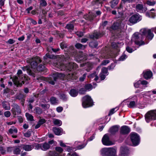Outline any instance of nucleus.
<instances>
[{
    "instance_id": "34",
    "label": "nucleus",
    "mask_w": 156,
    "mask_h": 156,
    "mask_svg": "<svg viewBox=\"0 0 156 156\" xmlns=\"http://www.w3.org/2000/svg\"><path fill=\"white\" fill-rule=\"evenodd\" d=\"M41 150L44 151L48 149L50 147L49 144L47 143L41 144Z\"/></svg>"
},
{
    "instance_id": "56",
    "label": "nucleus",
    "mask_w": 156,
    "mask_h": 156,
    "mask_svg": "<svg viewBox=\"0 0 156 156\" xmlns=\"http://www.w3.org/2000/svg\"><path fill=\"white\" fill-rule=\"evenodd\" d=\"M33 146L34 147H35V149L36 150L41 149V144H35Z\"/></svg>"
},
{
    "instance_id": "23",
    "label": "nucleus",
    "mask_w": 156,
    "mask_h": 156,
    "mask_svg": "<svg viewBox=\"0 0 156 156\" xmlns=\"http://www.w3.org/2000/svg\"><path fill=\"white\" fill-rule=\"evenodd\" d=\"M143 76L144 78L148 80L151 78L152 76V72L149 70H145L143 71Z\"/></svg>"
},
{
    "instance_id": "5",
    "label": "nucleus",
    "mask_w": 156,
    "mask_h": 156,
    "mask_svg": "<svg viewBox=\"0 0 156 156\" xmlns=\"http://www.w3.org/2000/svg\"><path fill=\"white\" fill-rule=\"evenodd\" d=\"M22 73V71L21 69L18 70L17 73L18 77L15 76L12 79L14 83L17 87H21L24 83L25 81L26 80V77L25 76L22 75L21 76H20V75Z\"/></svg>"
},
{
    "instance_id": "31",
    "label": "nucleus",
    "mask_w": 156,
    "mask_h": 156,
    "mask_svg": "<svg viewBox=\"0 0 156 156\" xmlns=\"http://www.w3.org/2000/svg\"><path fill=\"white\" fill-rule=\"evenodd\" d=\"M21 145L14 147L13 153L16 154H19L21 152Z\"/></svg>"
},
{
    "instance_id": "50",
    "label": "nucleus",
    "mask_w": 156,
    "mask_h": 156,
    "mask_svg": "<svg viewBox=\"0 0 156 156\" xmlns=\"http://www.w3.org/2000/svg\"><path fill=\"white\" fill-rule=\"evenodd\" d=\"M119 109L118 107H116L111 109L108 114L109 115H110L114 114L115 112L117 111Z\"/></svg>"
},
{
    "instance_id": "12",
    "label": "nucleus",
    "mask_w": 156,
    "mask_h": 156,
    "mask_svg": "<svg viewBox=\"0 0 156 156\" xmlns=\"http://www.w3.org/2000/svg\"><path fill=\"white\" fill-rule=\"evenodd\" d=\"M130 139L134 146H136L139 144L140 142V138L139 135L135 133H132L130 134Z\"/></svg>"
},
{
    "instance_id": "8",
    "label": "nucleus",
    "mask_w": 156,
    "mask_h": 156,
    "mask_svg": "<svg viewBox=\"0 0 156 156\" xmlns=\"http://www.w3.org/2000/svg\"><path fill=\"white\" fill-rule=\"evenodd\" d=\"M82 105L84 108H87L93 106V103L91 97L88 95L83 97L82 98Z\"/></svg>"
},
{
    "instance_id": "42",
    "label": "nucleus",
    "mask_w": 156,
    "mask_h": 156,
    "mask_svg": "<svg viewBox=\"0 0 156 156\" xmlns=\"http://www.w3.org/2000/svg\"><path fill=\"white\" fill-rule=\"evenodd\" d=\"M84 88L87 91H89L92 89L93 86L91 84H87L85 85Z\"/></svg>"
},
{
    "instance_id": "17",
    "label": "nucleus",
    "mask_w": 156,
    "mask_h": 156,
    "mask_svg": "<svg viewBox=\"0 0 156 156\" xmlns=\"http://www.w3.org/2000/svg\"><path fill=\"white\" fill-rule=\"evenodd\" d=\"M120 156H128L129 153V150L126 146H123L120 148Z\"/></svg>"
},
{
    "instance_id": "57",
    "label": "nucleus",
    "mask_w": 156,
    "mask_h": 156,
    "mask_svg": "<svg viewBox=\"0 0 156 156\" xmlns=\"http://www.w3.org/2000/svg\"><path fill=\"white\" fill-rule=\"evenodd\" d=\"M86 91H87L85 88H82L79 90V92L80 94H83L85 93Z\"/></svg>"
},
{
    "instance_id": "29",
    "label": "nucleus",
    "mask_w": 156,
    "mask_h": 156,
    "mask_svg": "<svg viewBox=\"0 0 156 156\" xmlns=\"http://www.w3.org/2000/svg\"><path fill=\"white\" fill-rule=\"evenodd\" d=\"M146 16L149 17L154 18L155 16V9H152L150 11V12H147L146 13Z\"/></svg>"
},
{
    "instance_id": "46",
    "label": "nucleus",
    "mask_w": 156,
    "mask_h": 156,
    "mask_svg": "<svg viewBox=\"0 0 156 156\" xmlns=\"http://www.w3.org/2000/svg\"><path fill=\"white\" fill-rule=\"evenodd\" d=\"M25 115L27 119L31 121L33 120V116L31 114L28 113H26Z\"/></svg>"
},
{
    "instance_id": "11",
    "label": "nucleus",
    "mask_w": 156,
    "mask_h": 156,
    "mask_svg": "<svg viewBox=\"0 0 156 156\" xmlns=\"http://www.w3.org/2000/svg\"><path fill=\"white\" fill-rule=\"evenodd\" d=\"M156 94V91L155 90L149 91L147 92H144L142 93H140L137 95L139 97L141 98L144 97H150L151 98L154 99L155 100V94Z\"/></svg>"
},
{
    "instance_id": "36",
    "label": "nucleus",
    "mask_w": 156,
    "mask_h": 156,
    "mask_svg": "<svg viewBox=\"0 0 156 156\" xmlns=\"http://www.w3.org/2000/svg\"><path fill=\"white\" fill-rule=\"evenodd\" d=\"M75 46L78 49L84 50L86 48L87 45H83L81 44L78 43L75 45Z\"/></svg>"
},
{
    "instance_id": "16",
    "label": "nucleus",
    "mask_w": 156,
    "mask_h": 156,
    "mask_svg": "<svg viewBox=\"0 0 156 156\" xmlns=\"http://www.w3.org/2000/svg\"><path fill=\"white\" fill-rule=\"evenodd\" d=\"M11 111L14 115H19L21 113V110L20 106L16 104H13L12 105Z\"/></svg>"
},
{
    "instance_id": "26",
    "label": "nucleus",
    "mask_w": 156,
    "mask_h": 156,
    "mask_svg": "<svg viewBox=\"0 0 156 156\" xmlns=\"http://www.w3.org/2000/svg\"><path fill=\"white\" fill-rule=\"evenodd\" d=\"M53 130L55 135H60L62 134L63 129L61 128L54 127L53 128Z\"/></svg>"
},
{
    "instance_id": "38",
    "label": "nucleus",
    "mask_w": 156,
    "mask_h": 156,
    "mask_svg": "<svg viewBox=\"0 0 156 156\" xmlns=\"http://www.w3.org/2000/svg\"><path fill=\"white\" fill-rule=\"evenodd\" d=\"M40 106L44 111L47 110L50 107V105L48 104H41Z\"/></svg>"
},
{
    "instance_id": "18",
    "label": "nucleus",
    "mask_w": 156,
    "mask_h": 156,
    "mask_svg": "<svg viewBox=\"0 0 156 156\" xmlns=\"http://www.w3.org/2000/svg\"><path fill=\"white\" fill-rule=\"evenodd\" d=\"M136 9L137 12L140 13H144L147 10V8L144 6L142 4H138L136 6Z\"/></svg>"
},
{
    "instance_id": "40",
    "label": "nucleus",
    "mask_w": 156,
    "mask_h": 156,
    "mask_svg": "<svg viewBox=\"0 0 156 156\" xmlns=\"http://www.w3.org/2000/svg\"><path fill=\"white\" fill-rule=\"evenodd\" d=\"M119 0H113L110 2L112 8H114L118 3Z\"/></svg>"
},
{
    "instance_id": "9",
    "label": "nucleus",
    "mask_w": 156,
    "mask_h": 156,
    "mask_svg": "<svg viewBox=\"0 0 156 156\" xmlns=\"http://www.w3.org/2000/svg\"><path fill=\"white\" fill-rule=\"evenodd\" d=\"M125 100L129 102V104H127L128 107L133 108L135 107L136 104L137 103V96L136 95L132 96Z\"/></svg>"
},
{
    "instance_id": "10",
    "label": "nucleus",
    "mask_w": 156,
    "mask_h": 156,
    "mask_svg": "<svg viewBox=\"0 0 156 156\" xmlns=\"http://www.w3.org/2000/svg\"><path fill=\"white\" fill-rule=\"evenodd\" d=\"M124 27V24L122 22H119L114 23L112 26L107 29L111 31L113 30H119L123 29Z\"/></svg>"
},
{
    "instance_id": "28",
    "label": "nucleus",
    "mask_w": 156,
    "mask_h": 156,
    "mask_svg": "<svg viewBox=\"0 0 156 156\" xmlns=\"http://www.w3.org/2000/svg\"><path fill=\"white\" fill-rule=\"evenodd\" d=\"M95 16V15L91 12H89V14L84 16V18L87 20H91Z\"/></svg>"
},
{
    "instance_id": "19",
    "label": "nucleus",
    "mask_w": 156,
    "mask_h": 156,
    "mask_svg": "<svg viewBox=\"0 0 156 156\" xmlns=\"http://www.w3.org/2000/svg\"><path fill=\"white\" fill-rule=\"evenodd\" d=\"M21 149L26 151H31L34 148L33 145L28 144H27L21 145Z\"/></svg>"
},
{
    "instance_id": "64",
    "label": "nucleus",
    "mask_w": 156,
    "mask_h": 156,
    "mask_svg": "<svg viewBox=\"0 0 156 156\" xmlns=\"http://www.w3.org/2000/svg\"><path fill=\"white\" fill-rule=\"evenodd\" d=\"M11 115V113L9 111H6L4 113V115L7 118L9 117Z\"/></svg>"
},
{
    "instance_id": "27",
    "label": "nucleus",
    "mask_w": 156,
    "mask_h": 156,
    "mask_svg": "<svg viewBox=\"0 0 156 156\" xmlns=\"http://www.w3.org/2000/svg\"><path fill=\"white\" fill-rule=\"evenodd\" d=\"M54 56L52 55L49 54V53H47L46 55L44 56V62L46 63H48L50 61V59L53 58Z\"/></svg>"
},
{
    "instance_id": "3",
    "label": "nucleus",
    "mask_w": 156,
    "mask_h": 156,
    "mask_svg": "<svg viewBox=\"0 0 156 156\" xmlns=\"http://www.w3.org/2000/svg\"><path fill=\"white\" fill-rule=\"evenodd\" d=\"M153 32L156 33V27L152 28L151 29L147 28L141 29L140 31V34L135 33L133 34L131 42H134L135 44L139 46L144 45L145 44L144 42L142 41H139V38L140 35L145 36L148 39L151 40L154 36Z\"/></svg>"
},
{
    "instance_id": "22",
    "label": "nucleus",
    "mask_w": 156,
    "mask_h": 156,
    "mask_svg": "<svg viewBox=\"0 0 156 156\" xmlns=\"http://www.w3.org/2000/svg\"><path fill=\"white\" fill-rule=\"evenodd\" d=\"M119 127V126L117 125L113 126L110 128L108 130V132L112 134H115L118 132Z\"/></svg>"
},
{
    "instance_id": "30",
    "label": "nucleus",
    "mask_w": 156,
    "mask_h": 156,
    "mask_svg": "<svg viewBox=\"0 0 156 156\" xmlns=\"http://www.w3.org/2000/svg\"><path fill=\"white\" fill-rule=\"evenodd\" d=\"M51 104L53 105H57L59 103V100L56 98L54 97H51L50 99Z\"/></svg>"
},
{
    "instance_id": "13",
    "label": "nucleus",
    "mask_w": 156,
    "mask_h": 156,
    "mask_svg": "<svg viewBox=\"0 0 156 156\" xmlns=\"http://www.w3.org/2000/svg\"><path fill=\"white\" fill-rule=\"evenodd\" d=\"M55 150L57 153L55 151H49L46 156H60V154L63 151V149L60 147H57L55 148Z\"/></svg>"
},
{
    "instance_id": "4",
    "label": "nucleus",
    "mask_w": 156,
    "mask_h": 156,
    "mask_svg": "<svg viewBox=\"0 0 156 156\" xmlns=\"http://www.w3.org/2000/svg\"><path fill=\"white\" fill-rule=\"evenodd\" d=\"M74 57L75 60L77 62H81L82 61L86 60H89L94 58V55L92 54H90L88 56H86L82 52L74 53L72 55Z\"/></svg>"
},
{
    "instance_id": "61",
    "label": "nucleus",
    "mask_w": 156,
    "mask_h": 156,
    "mask_svg": "<svg viewBox=\"0 0 156 156\" xmlns=\"http://www.w3.org/2000/svg\"><path fill=\"white\" fill-rule=\"evenodd\" d=\"M67 46L66 44L64 42H62L60 44V46L62 49L66 48Z\"/></svg>"
},
{
    "instance_id": "1",
    "label": "nucleus",
    "mask_w": 156,
    "mask_h": 156,
    "mask_svg": "<svg viewBox=\"0 0 156 156\" xmlns=\"http://www.w3.org/2000/svg\"><path fill=\"white\" fill-rule=\"evenodd\" d=\"M55 66L57 68V70H65L69 73L66 75L59 73H54L52 76L55 81H56L58 78L66 79L69 81L73 80L77 78L75 73V70L78 67L76 63L71 62L65 65L62 62H58L55 64Z\"/></svg>"
},
{
    "instance_id": "33",
    "label": "nucleus",
    "mask_w": 156,
    "mask_h": 156,
    "mask_svg": "<svg viewBox=\"0 0 156 156\" xmlns=\"http://www.w3.org/2000/svg\"><path fill=\"white\" fill-rule=\"evenodd\" d=\"M2 105L3 108L6 110H10V105L8 102L5 101L2 103Z\"/></svg>"
},
{
    "instance_id": "15",
    "label": "nucleus",
    "mask_w": 156,
    "mask_h": 156,
    "mask_svg": "<svg viewBox=\"0 0 156 156\" xmlns=\"http://www.w3.org/2000/svg\"><path fill=\"white\" fill-rule=\"evenodd\" d=\"M102 142L103 144L106 146H108L112 145L113 143L110 140L108 134H105L102 139Z\"/></svg>"
},
{
    "instance_id": "54",
    "label": "nucleus",
    "mask_w": 156,
    "mask_h": 156,
    "mask_svg": "<svg viewBox=\"0 0 156 156\" xmlns=\"http://www.w3.org/2000/svg\"><path fill=\"white\" fill-rule=\"evenodd\" d=\"M6 152L5 149L4 147L0 146V152L1 154H6Z\"/></svg>"
},
{
    "instance_id": "55",
    "label": "nucleus",
    "mask_w": 156,
    "mask_h": 156,
    "mask_svg": "<svg viewBox=\"0 0 156 156\" xmlns=\"http://www.w3.org/2000/svg\"><path fill=\"white\" fill-rule=\"evenodd\" d=\"M16 98L17 99L21 100L24 99V96L23 94H20L16 96Z\"/></svg>"
},
{
    "instance_id": "47",
    "label": "nucleus",
    "mask_w": 156,
    "mask_h": 156,
    "mask_svg": "<svg viewBox=\"0 0 156 156\" xmlns=\"http://www.w3.org/2000/svg\"><path fill=\"white\" fill-rule=\"evenodd\" d=\"M32 131L31 130H28L26 133H23V135L26 137H30Z\"/></svg>"
},
{
    "instance_id": "32",
    "label": "nucleus",
    "mask_w": 156,
    "mask_h": 156,
    "mask_svg": "<svg viewBox=\"0 0 156 156\" xmlns=\"http://www.w3.org/2000/svg\"><path fill=\"white\" fill-rule=\"evenodd\" d=\"M88 77L91 79L94 78V80L95 81H97L99 79V77L97 76V74L96 72H94L89 75Z\"/></svg>"
},
{
    "instance_id": "63",
    "label": "nucleus",
    "mask_w": 156,
    "mask_h": 156,
    "mask_svg": "<svg viewBox=\"0 0 156 156\" xmlns=\"http://www.w3.org/2000/svg\"><path fill=\"white\" fill-rule=\"evenodd\" d=\"M87 73H84L81 77H80L79 78V80L80 82H83L84 81L85 79Z\"/></svg>"
},
{
    "instance_id": "25",
    "label": "nucleus",
    "mask_w": 156,
    "mask_h": 156,
    "mask_svg": "<svg viewBox=\"0 0 156 156\" xmlns=\"http://www.w3.org/2000/svg\"><path fill=\"white\" fill-rule=\"evenodd\" d=\"M80 66L81 67H87V68L85 70H86L87 71H89L93 67V64L92 63L90 62H87V63H85L81 64Z\"/></svg>"
},
{
    "instance_id": "21",
    "label": "nucleus",
    "mask_w": 156,
    "mask_h": 156,
    "mask_svg": "<svg viewBox=\"0 0 156 156\" xmlns=\"http://www.w3.org/2000/svg\"><path fill=\"white\" fill-rule=\"evenodd\" d=\"M9 132L10 134H12V138H15L17 137V136L15 135V134L17 133L18 130L14 126H12L11 128L9 129Z\"/></svg>"
},
{
    "instance_id": "20",
    "label": "nucleus",
    "mask_w": 156,
    "mask_h": 156,
    "mask_svg": "<svg viewBox=\"0 0 156 156\" xmlns=\"http://www.w3.org/2000/svg\"><path fill=\"white\" fill-rule=\"evenodd\" d=\"M104 34V32H100L99 31H94L93 34L90 35V37L91 38L98 39L101 37Z\"/></svg>"
},
{
    "instance_id": "41",
    "label": "nucleus",
    "mask_w": 156,
    "mask_h": 156,
    "mask_svg": "<svg viewBox=\"0 0 156 156\" xmlns=\"http://www.w3.org/2000/svg\"><path fill=\"white\" fill-rule=\"evenodd\" d=\"M98 45V43L96 41H93L90 42L89 44V46L93 48H96Z\"/></svg>"
},
{
    "instance_id": "45",
    "label": "nucleus",
    "mask_w": 156,
    "mask_h": 156,
    "mask_svg": "<svg viewBox=\"0 0 156 156\" xmlns=\"http://www.w3.org/2000/svg\"><path fill=\"white\" fill-rule=\"evenodd\" d=\"M67 29L69 30H73L74 29V25L72 23L67 24L66 27Z\"/></svg>"
},
{
    "instance_id": "6",
    "label": "nucleus",
    "mask_w": 156,
    "mask_h": 156,
    "mask_svg": "<svg viewBox=\"0 0 156 156\" xmlns=\"http://www.w3.org/2000/svg\"><path fill=\"white\" fill-rule=\"evenodd\" d=\"M116 149L113 147H105L100 151L101 156H116Z\"/></svg>"
},
{
    "instance_id": "7",
    "label": "nucleus",
    "mask_w": 156,
    "mask_h": 156,
    "mask_svg": "<svg viewBox=\"0 0 156 156\" xmlns=\"http://www.w3.org/2000/svg\"><path fill=\"white\" fill-rule=\"evenodd\" d=\"M145 120L148 123L156 119V110H153L148 111L145 115Z\"/></svg>"
},
{
    "instance_id": "24",
    "label": "nucleus",
    "mask_w": 156,
    "mask_h": 156,
    "mask_svg": "<svg viewBox=\"0 0 156 156\" xmlns=\"http://www.w3.org/2000/svg\"><path fill=\"white\" fill-rule=\"evenodd\" d=\"M130 132V128L128 126H122L120 131V133L122 134H127Z\"/></svg>"
},
{
    "instance_id": "44",
    "label": "nucleus",
    "mask_w": 156,
    "mask_h": 156,
    "mask_svg": "<svg viewBox=\"0 0 156 156\" xmlns=\"http://www.w3.org/2000/svg\"><path fill=\"white\" fill-rule=\"evenodd\" d=\"M66 150L67 151L69 152V153H73V151H76L75 150V148L73 146V147L67 146L66 148Z\"/></svg>"
},
{
    "instance_id": "51",
    "label": "nucleus",
    "mask_w": 156,
    "mask_h": 156,
    "mask_svg": "<svg viewBox=\"0 0 156 156\" xmlns=\"http://www.w3.org/2000/svg\"><path fill=\"white\" fill-rule=\"evenodd\" d=\"M60 99L64 101H66L67 99L66 95L64 93L60 94Z\"/></svg>"
},
{
    "instance_id": "37",
    "label": "nucleus",
    "mask_w": 156,
    "mask_h": 156,
    "mask_svg": "<svg viewBox=\"0 0 156 156\" xmlns=\"http://www.w3.org/2000/svg\"><path fill=\"white\" fill-rule=\"evenodd\" d=\"M69 94L73 97H75L78 94V91L74 89H72L70 91Z\"/></svg>"
},
{
    "instance_id": "59",
    "label": "nucleus",
    "mask_w": 156,
    "mask_h": 156,
    "mask_svg": "<svg viewBox=\"0 0 156 156\" xmlns=\"http://www.w3.org/2000/svg\"><path fill=\"white\" fill-rule=\"evenodd\" d=\"M40 4L43 6H45L47 5V3L45 0H40Z\"/></svg>"
},
{
    "instance_id": "53",
    "label": "nucleus",
    "mask_w": 156,
    "mask_h": 156,
    "mask_svg": "<svg viewBox=\"0 0 156 156\" xmlns=\"http://www.w3.org/2000/svg\"><path fill=\"white\" fill-rule=\"evenodd\" d=\"M136 49H135L133 50V48H131V47H130L129 46L127 45L126 47V51L129 53H132L133 51H134L135 50H136Z\"/></svg>"
},
{
    "instance_id": "48",
    "label": "nucleus",
    "mask_w": 156,
    "mask_h": 156,
    "mask_svg": "<svg viewBox=\"0 0 156 156\" xmlns=\"http://www.w3.org/2000/svg\"><path fill=\"white\" fill-rule=\"evenodd\" d=\"M127 58V56L124 53H123L119 58V60L120 61H123Z\"/></svg>"
},
{
    "instance_id": "62",
    "label": "nucleus",
    "mask_w": 156,
    "mask_h": 156,
    "mask_svg": "<svg viewBox=\"0 0 156 156\" xmlns=\"http://www.w3.org/2000/svg\"><path fill=\"white\" fill-rule=\"evenodd\" d=\"M147 4L150 6H153L155 4V1L151 2L150 1L148 0L147 2Z\"/></svg>"
},
{
    "instance_id": "43",
    "label": "nucleus",
    "mask_w": 156,
    "mask_h": 156,
    "mask_svg": "<svg viewBox=\"0 0 156 156\" xmlns=\"http://www.w3.org/2000/svg\"><path fill=\"white\" fill-rule=\"evenodd\" d=\"M134 1V0H121V4L118 9H120L122 7V4L126 3H131Z\"/></svg>"
},
{
    "instance_id": "49",
    "label": "nucleus",
    "mask_w": 156,
    "mask_h": 156,
    "mask_svg": "<svg viewBox=\"0 0 156 156\" xmlns=\"http://www.w3.org/2000/svg\"><path fill=\"white\" fill-rule=\"evenodd\" d=\"M101 73L108 75V72L107 69L105 67H103L101 69Z\"/></svg>"
},
{
    "instance_id": "39",
    "label": "nucleus",
    "mask_w": 156,
    "mask_h": 156,
    "mask_svg": "<svg viewBox=\"0 0 156 156\" xmlns=\"http://www.w3.org/2000/svg\"><path fill=\"white\" fill-rule=\"evenodd\" d=\"M104 0H94L92 2V4L94 5H99L101 4Z\"/></svg>"
},
{
    "instance_id": "2",
    "label": "nucleus",
    "mask_w": 156,
    "mask_h": 156,
    "mask_svg": "<svg viewBox=\"0 0 156 156\" xmlns=\"http://www.w3.org/2000/svg\"><path fill=\"white\" fill-rule=\"evenodd\" d=\"M41 61V60L38 56L28 58L27 59V62L30 65L31 67L30 68L29 66H26L23 67L22 69L24 71H26L29 75L35 77V74L31 70V69H36L37 70L39 71H42L44 70L45 68L43 65H40L37 67V64L40 63Z\"/></svg>"
},
{
    "instance_id": "52",
    "label": "nucleus",
    "mask_w": 156,
    "mask_h": 156,
    "mask_svg": "<svg viewBox=\"0 0 156 156\" xmlns=\"http://www.w3.org/2000/svg\"><path fill=\"white\" fill-rule=\"evenodd\" d=\"M141 83V80H138L136 81H135L134 83V86L135 88H138L140 87Z\"/></svg>"
},
{
    "instance_id": "14",
    "label": "nucleus",
    "mask_w": 156,
    "mask_h": 156,
    "mask_svg": "<svg viewBox=\"0 0 156 156\" xmlns=\"http://www.w3.org/2000/svg\"><path fill=\"white\" fill-rule=\"evenodd\" d=\"M142 19V16L139 14H137L133 15L129 18V21L132 23H135L140 21Z\"/></svg>"
},
{
    "instance_id": "58",
    "label": "nucleus",
    "mask_w": 156,
    "mask_h": 156,
    "mask_svg": "<svg viewBox=\"0 0 156 156\" xmlns=\"http://www.w3.org/2000/svg\"><path fill=\"white\" fill-rule=\"evenodd\" d=\"M35 110L36 113L38 114H40L42 113V109L38 107H36Z\"/></svg>"
},
{
    "instance_id": "35",
    "label": "nucleus",
    "mask_w": 156,
    "mask_h": 156,
    "mask_svg": "<svg viewBox=\"0 0 156 156\" xmlns=\"http://www.w3.org/2000/svg\"><path fill=\"white\" fill-rule=\"evenodd\" d=\"M53 122L55 125L58 126H60L62 124V122L61 120L56 119H53Z\"/></svg>"
},
{
    "instance_id": "60",
    "label": "nucleus",
    "mask_w": 156,
    "mask_h": 156,
    "mask_svg": "<svg viewBox=\"0 0 156 156\" xmlns=\"http://www.w3.org/2000/svg\"><path fill=\"white\" fill-rule=\"evenodd\" d=\"M66 156H79L78 154L75 152L73 153H69L66 155Z\"/></svg>"
}]
</instances>
